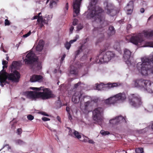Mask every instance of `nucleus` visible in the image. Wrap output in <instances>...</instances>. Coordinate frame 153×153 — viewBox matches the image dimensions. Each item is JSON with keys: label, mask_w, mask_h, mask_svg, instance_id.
Here are the masks:
<instances>
[{"label": "nucleus", "mask_w": 153, "mask_h": 153, "mask_svg": "<svg viewBox=\"0 0 153 153\" xmlns=\"http://www.w3.org/2000/svg\"><path fill=\"white\" fill-rule=\"evenodd\" d=\"M97 2V0H93L90 2L88 8L91 11L87 15L88 18H94V19L93 24L97 23L100 25L99 27H95V30L103 32L104 29V27L108 25V23L107 21L104 20V17L103 14V10L100 7L96 6Z\"/></svg>", "instance_id": "nucleus-1"}, {"label": "nucleus", "mask_w": 153, "mask_h": 153, "mask_svg": "<svg viewBox=\"0 0 153 153\" xmlns=\"http://www.w3.org/2000/svg\"><path fill=\"white\" fill-rule=\"evenodd\" d=\"M142 62H138L137 67L139 72L144 76L153 74V56L149 59L145 57L141 58Z\"/></svg>", "instance_id": "nucleus-2"}, {"label": "nucleus", "mask_w": 153, "mask_h": 153, "mask_svg": "<svg viewBox=\"0 0 153 153\" xmlns=\"http://www.w3.org/2000/svg\"><path fill=\"white\" fill-rule=\"evenodd\" d=\"M108 45L105 47V48L100 49L98 58L100 62L101 63L107 62L111 59L114 58L115 55V53L113 51H105L108 48Z\"/></svg>", "instance_id": "nucleus-3"}, {"label": "nucleus", "mask_w": 153, "mask_h": 153, "mask_svg": "<svg viewBox=\"0 0 153 153\" xmlns=\"http://www.w3.org/2000/svg\"><path fill=\"white\" fill-rule=\"evenodd\" d=\"M143 35L146 37L153 38V31L149 32L147 31H143L142 33H137L135 36H132L130 39V41L137 45L143 41Z\"/></svg>", "instance_id": "nucleus-4"}, {"label": "nucleus", "mask_w": 153, "mask_h": 153, "mask_svg": "<svg viewBox=\"0 0 153 153\" xmlns=\"http://www.w3.org/2000/svg\"><path fill=\"white\" fill-rule=\"evenodd\" d=\"M0 78L7 79L9 80L16 82H19L20 77V74L17 71L9 74L3 69L0 72Z\"/></svg>", "instance_id": "nucleus-5"}, {"label": "nucleus", "mask_w": 153, "mask_h": 153, "mask_svg": "<svg viewBox=\"0 0 153 153\" xmlns=\"http://www.w3.org/2000/svg\"><path fill=\"white\" fill-rule=\"evenodd\" d=\"M128 99L129 104L134 107H138L142 103L140 97L137 94H131Z\"/></svg>", "instance_id": "nucleus-6"}, {"label": "nucleus", "mask_w": 153, "mask_h": 153, "mask_svg": "<svg viewBox=\"0 0 153 153\" xmlns=\"http://www.w3.org/2000/svg\"><path fill=\"white\" fill-rule=\"evenodd\" d=\"M42 90L43 91V92H38V96H39V98L42 100L48 99L51 98H54L55 96L49 88H44L42 87Z\"/></svg>", "instance_id": "nucleus-7"}, {"label": "nucleus", "mask_w": 153, "mask_h": 153, "mask_svg": "<svg viewBox=\"0 0 153 153\" xmlns=\"http://www.w3.org/2000/svg\"><path fill=\"white\" fill-rule=\"evenodd\" d=\"M103 111L102 108L98 107L93 111V118L94 120L97 122H102V114Z\"/></svg>", "instance_id": "nucleus-8"}, {"label": "nucleus", "mask_w": 153, "mask_h": 153, "mask_svg": "<svg viewBox=\"0 0 153 153\" xmlns=\"http://www.w3.org/2000/svg\"><path fill=\"white\" fill-rule=\"evenodd\" d=\"M35 54L32 52L29 53L26 56V58L24 61L26 65L31 64L37 61V59L34 57Z\"/></svg>", "instance_id": "nucleus-9"}, {"label": "nucleus", "mask_w": 153, "mask_h": 153, "mask_svg": "<svg viewBox=\"0 0 153 153\" xmlns=\"http://www.w3.org/2000/svg\"><path fill=\"white\" fill-rule=\"evenodd\" d=\"M82 0H74L73 2V8L74 12L76 15L74 14L73 17H75L79 15L80 11V7Z\"/></svg>", "instance_id": "nucleus-10"}, {"label": "nucleus", "mask_w": 153, "mask_h": 153, "mask_svg": "<svg viewBox=\"0 0 153 153\" xmlns=\"http://www.w3.org/2000/svg\"><path fill=\"white\" fill-rule=\"evenodd\" d=\"M135 87L138 88H145V85H146V83L148 82V80H144L141 79H135L133 81Z\"/></svg>", "instance_id": "nucleus-11"}, {"label": "nucleus", "mask_w": 153, "mask_h": 153, "mask_svg": "<svg viewBox=\"0 0 153 153\" xmlns=\"http://www.w3.org/2000/svg\"><path fill=\"white\" fill-rule=\"evenodd\" d=\"M126 98V96L125 94L121 93L118 94L114 97L110 98L111 104L115 103L117 101L120 100H124Z\"/></svg>", "instance_id": "nucleus-12"}, {"label": "nucleus", "mask_w": 153, "mask_h": 153, "mask_svg": "<svg viewBox=\"0 0 153 153\" xmlns=\"http://www.w3.org/2000/svg\"><path fill=\"white\" fill-rule=\"evenodd\" d=\"M41 14V13L40 12L37 15L39 17L37 19V22L39 27L41 28H42L44 27V24H46V19H44L45 18V17L40 16Z\"/></svg>", "instance_id": "nucleus-13"}, {"label": "nucleus", "mask_w": 153, "mask_h": 153, "mask_svg": "<svg viewBox=\"0 0 153 153\" xmlns=\"http://www.w3.org/2000/svg\"><path fill=\"white\" fill-rule=\"evenodd\" d=\"M82 94L80 92H76L73 95L72 101L74 103H78L80 100V97Z\"/></svg>", "instance_id": "nucleus-14"}, {"label": "nucleus", "mask_w": 153, "mask_h": 153, "mask_svg": "<svg viewBox=\"0 0 153 153\" xmlns=\"http://www.w3.org/2000/svg\"><path fill=\"white\" fill-rule=\"evenodd\" d=\"M148 82L145 85L144 89L148 92L150 93H153V82H152L148 80Z\"/></svg>", "instance_id": "nucleus-15"}, {"label": "nucleus", "mask_w": 153, "mask_h": 153, "mask_svg": "<svg viewBox=\"0 0 153 153\" xmlns=\"http://www.w3.org/2000/svg\"><path fill=\"white\" fill-rule=\"evenodd\" d=\"M43 81V77L41 75H33L30 78V81L32 82H41Z\"/></svg>", "instance_id": "nucleus-16"}, {"label": "nucleus", "mask_w": 153, "mask_h": 153, "mask_svg": "<svg viewBox=\"0 0 153 153\" xmlns=\"http://www.w3.org/2000/svg\"><path fill=\"white\" fill-rule=\"evenodd\" d=\"M38 92L30 91L26 92L25 94L28 98L34 99L36 98H39V96H38Z\"/></svg>", "instance_id": "nucleus-17"}, {"label": "nucleus", "mask_w": 153, "mask_h": 153, "mask_svg": "<svg viewBox=\"0 0 153 153\" xmlns=\"http://www.w3.org/2000/svg\"><path fill=\"white\" fill-rule=\"evenodd\" d=\"M128 14H131L132 12L133 8V4L132 1H130L127 4L126 7Z\"/></svg>", "instance_id": "nucleus-18"}, {"label": "nucleus", "mask_w": 153, "mask_h": 153, "mask_svg": "<svg viewBox=\"0 0 153 153\" xmlns=\"http://www.w3.org/2000/svg\"><path fill=\"white\" fill-rule=\"evenodd\" d=\"M131 56V52L128 49L125 48L124 50L123 56L125 60H128Z\"/></svg>", "instance_id": "nucleus-19"}, {"label": "nucleus", "mask_w": 153, "mask_h": 153, "mask_svg": "<svg viewBox=\"0 0 153 153\" xmlns=\"http://www.w3.org/2000/svg\"><path fill=\"white\" fill-rule=\"evenodd\" d=\"M69 74L76 75L78 74L77 68L74 66L71 65L69 68Z\"/></svg>", "instance_id": "nucleus-20"}, {"label": "nucleus", "mask_w": 153, "mask_h": 153, "mask_svg": "<svg viewBox=\"0 0 153 153\" xmlns=\"http://www.w3.org/2000/svg\"><path fill=\"white\" fill-rule=\"evenodd\" d=\"M44 45V41L42 40H40L36 48V50L37 51H41L43 49Z\"/></svg>", "instance_id": "nucleus-21"}, {"label": "nucleus", "mask_w": 153, "mask_h": 153, "mask_svg": "<svg viewBox=\"0 0 153 153\" xmlns=\"http://www.w3.org/2000/svg\"><path fill=\"white\" fill-rule=\"evenodd\" d=\"M116 30L114 27L112 25L109 26L107 34L108 36H111L115 34Z\"/></svg>", "instance_id": "nucleus-22"}, {"label": "nucleus", "mask_w": 153, "mask_h": 153, "mask_svg": "<svg viewBox=\"0 0 153 153\" xmlns=\"http://www.w3.org/2000/svg\"><path fill=\"white\" fill-rule=\"evenodd\" d=\"M114 48L117 51L120 53H121L122 51L120 49V43L119 42H115L114 45Z\"/></svg>", "instance_id": "nucleus-23"}, {"label": "nucleus", "mask_w": 153, "mask_h": 153, "mask_svg": "<svg viewBox=\"0 0 153 153\" xmlns=\"http://www.w3.org/2000/svg\"><path fill=\"white\" fill-rule=\"evenodd\" d=\"M104 4L105 5H106L105 9V10H106V12L108 14H110L113 11V10L111 8L109 9L108 8V5L107 1L105 2Z\"/></svg>", "instance_id": "nucleus-24"}, {"label": "nucleus", "mask_w": 153, "mask_h": 153, "mask_svg": "<svg viewBox=\"0 0 153 153\" xmlns=\"http://www.w3.org/2000/svg\"><path fill=\"white\" fill-rule=\"evenodd\" d=\"M59 0H52L50 1L49 7L51 8H52L56 5L57 2Z\"/></svg>", "instance_id": "nucleus-25"}, {"label": "nucleus", "mask_w": 153, "mask_h": 153, "mask_svg": "<svg viewBox=\"0 0 153 153\" xmlns=\"http://www.w3.org/2000/svg\"><path fill=\"white\" fill-rule=\"evenodd\" d=\"M73 137L78 139L81 138V136L80 135V133L75 130H74V135Z\"/></svg>", "instance_id": "nucleus-26"}, {"label": "nucleus", "mask_w": 153, "mask_h": 153, "mask_svg": "<svg viewBox=\"0 0 153 153\" xmlns=\"http://www.w3.org/2000/svg\"><path fill=\"white\" fill-rule=\"evenodd\" d=\"M116 121L117 122V125L125 120L124 119V117L121 116L116 117Z\"/></svg>", "instance_id": "nucleus-27"}, {"label": "nucleus", "mask_w": 153, "mask_h": 153, "mask_svg": "<svg viewBox=\"0 0 153 153\" xmlns=\"http://www.w3.org/2000/svg\"><path fill=\"white\" fill-rule=\"evenodd\" d=\"M15 143L16 144L20 145L25 144V143L21 139H18L15 140Z\"/></svg>", "instance_id": "nucleus-28"}, {"label": "nucleus", "mask_w": 153, "mask_h": 153, "mask_svg": "<svg viewBox=\"0 0 153 153\" xmlns=\"http://www.w3.org/2000/svg\"><path fill=\"white\" fill-rule=\"evenodd\" d=\"M107 87L109 88H113L118 86V84L117 83L114 82L112 83H108L107 84Z\"/></svg>", "instance_id": "nucleus-29"}, {"label": "nucleus", "mask_w": 153, "mask_h": 153, "mask_svg": "<svg viewBox=\"0 0 153 153\" xmlns=\"http://www.w3.org/2000/svg\"><path fill=\"white\" fill-rule=\"evenodd\" d=\"M117 121H116V117L109 120V123L113 125H117Z\"/></svg>", "instance_id": "nucleus-30"}, {"label": "nucleus", "mask_w": 153, "mask_h": 153, "mask_svg": "<svg viewBox=\"0 0 153 153\" xmlns=\"http://www.w3.org/2000/svg\"><path fill=\"white\" fill-rule=\"evenodd\" d=\"M82 47H83V45H81L80 47H79V49L76 52V53H75V54H76L75 57L76 58V56H77L78 55H79V54L80 53L81 51H82Z\"/></svg>", "instance_id": "nucleus-31"}, {"label": "nucleus", "mask_w": 153, "mask_h": 153, "mask_svg": "<svg viewBox=\"0 0 153 153\" xmlns=\"http://www.w3.org/2000/svg\"><path fill=\"white\" fill-rule=\"evenodd\" d=\"M135 151L136 153H143V148H138L136 149Z\"/></svg>", "instance_id": "nucleus-32"}, {"label": "nucleus", "mask_w": 153, "mask_h": 153, "mask_svg": "<svg viewBox=\"0 0 153 153\" xmlns=\"http://www.w3.org/2000/svg\"><path fill=\"white\" fill-rule=\"evenodd\" d=\"M18 63L17 61H13L11 65V69L15 68L18 65Z\"/></svg>", "instance_id": "nucleus-33"}, {"label": "nucleus", "mask_w": 153, "mask_h": 153, "mask_svg": "<svg viewBox=\"0 0 153 153\" xmlns=\"http://www.w3.org/2000/svg\"><path fill=\"white\" fill-rule=\"evenodd\" d=\"M71 44L70 43L68 42H66L65 44V48L67 50H69L71 46Z\"/></svg>", "instance_id": "nucleus-34"}, {"label": "nucleus", "mask_w": 153, "mask_h": 153, "mask_svg": "<svg viewBox=\"0 0 153 153\" xmlns=\"http://www.w3.org/2000/svg\"><path fill=\"white\" fill-rule=\"evenodd\" d=\"M90 103V101H88L85 103V109L87 111L88 110V107Z\"/></svg>", "instance_id": "nucleus-35"}, {"label": "nucleus", "mask_w": 153, "mask_h": 153, "mask_svg": "<svg viewBox=\"0 0 153 153\" xmlns=\"http://www.w3.org/2000/svg\"><path fill=\"white\" fill-rule=\"evenodd\" d=\"M145 47H153V42H146Z\"/></svg>", "instance_id": "nucleus-36"}, {"label": "nucleus", "mask_w": 153, "mask_h": 153, "mask_svg": "<svg viewBox=\"0 0 153 153\" xmlns=\"http://www.w3.org/2000/svg\"><path fill=\"white\" fill-rule=\"evenodd\" d=\"M30 88L33 90H35L36 91H42V87H41L39 88L30 87Z\"/></svg>", "instance_id": "nucleus-37"}, {"label": "nucleus", "mask_w": 153, "mask_h": 153, "mask_svg": "<svg viewBox=\"0 0 153 153\" xmlns=\"http://www.w3.org/2000/svg\"><path fill=\"white\" fill-rule=\"evenodd\" d=\"M79 36L78 35H76L75 37V39L73 40H71L69 42L71 44L73 43L74 42H75L76 41V40L79 39Z\"/></svg>", "instance_id": "nucleus-38"}, {"label": "nucleus", "mask_w": 153, "mask_h": 153, "mask_svg": "<svg viewBox=\"0 0 153 153\" xmlns=\"http://www.w3.org/2000/svg\"><path fill=\"white\" fill-rule=\"evenodd\" d=\"M100 133L103 135H106L109 134H110L109 132L108 131H105L104 130H101Z\"/></svg>", "instance_id": "nucleus-39"}, {"label": "nucleus", "mask_w": 153, "mask_h": 153, "mask_svg": "<svg viewBox=\"0 0 153 153\" xmlns=\"http://www.w3.org/2000/svg\"><path fill=\"white\" fill-rule=\"evenodd\" d=\"M83 28V26L81 24H79L77 27V31H79L80 30H81Z\"/></svg>", "instance_id": "nucleus-40"}, {"label": "nucleus", "mask_w": 153, "mask_h": 153, "mask_svg": "<svg viewBox=\"0 0 153 153\" xmlns=\"http://www.w3.org/2000/svg\"><path fill=\"white\" fill-rule=\"evenodd\" d=\"M100 34L101 35V39L100 40L99 39L98 40V42H100L101 41H102L103 40L104 36V34L103 33H100Z\"/></svg>", "instance_id": "nucleus-41"}, {"label": "nucleus", "mask_w": 153, "mask_h": 153, "mask_svg": "<svg viewBox=\"0 0 153 153\" xmlns=\"http://www.w3.org/2000/svg\"><path fill=\"white\" fill-rule=\"evenodd\" d=\"M78 22V20L76 19H74L73 22V25H77Z\"/></svg>", "instance_id": "nucleus-42"}, {"label": "nucleus", "mask_w": 153, "mask_h": 153, "mask_svg": "<svg viewBox=\"0 0 153 153\" xmlns=\"http://www.w3.org/2000/svg\"><path fill=\"white\" fill-rule=\"evenodd\" d=\"M105 104L107 105H110L111 104V102L110 100V98H109L107 99H106L105 101Z\"/></svg>", "instance_id": "nucleus-43"}, {"label": "nucleus", "mask_w": 153, "mask_h": 153, "mask_svg": "<svg viewBox=\"0 0 153 153\" xmlns=\"http://www.w3.org/2000/svg\"><path fill=\"white\" fill-rule=\"evenodd\" d=\"M28 119L30 120H32L34 119V117L31 115H28L27 116Z\"/></svg>", "instance_id": "nucleus-44"}, {"label": "nucleus", "mask_w": 153, "mask_h": 153, "mask_svg": "<svg viewBox=\"0 0 153 153\" xmlns=\"http://www.w3.org/2000/svg\"><path fill=\"white\" fill-rule=\"evenodd\" d=\"M22 129L21 128H18L17 130V134L18 135H20L22 133Z\"/></svg>", "instance_id": "nucleus-45"}, {"label": "nucleus", "mask_w": 153, "mask_h": 153, "mask_svg": "<svg viewBox=\"0 0 153 153\" xmlns=\"http://www.w3.org/2000/svg\"><path fill=\"white\" fill-rule=\"evenodd\" d=\"M4 24L5 26L9 25H10V22L7 19H6L5 20Z\"/></svg>", "instance_id": "nucleus-46"}, {"label": "nucleus", "mask_w": 153, "mask_h": 153, "mask_svg": "<svg viewBox=\"0 0 153 153\" xmlns=\"http://www.w3.org/2000/svg\"><path fill=\"white\" fill-rule=\"evenodd\" d=\"M31 33V31H29L28 33H27L24 35H23V37L25 38H26L29 36Z\"/></svg>", "instance_id": "nucleus-47"}, {"label": "nucleus", "mask_w": 153, "mask_h": 153, "mask_svg": "<svg viewBox=\"0 0 153 153\" xmlns=\"http://www.w3.org/2000/svg\"><path fill=\"white\" fill-rule=\"evenodd\" d=\"M42 120L44 121H49L50 120V118L45 117H43L42 118Z\"/></svg>", "instance_id": "nucleus-48"}, {"label": "nucleus", "mask_w": 153, "mask_h": 153, "mask_svg": "<svg viewBox=\"0 0 153 153\" xmlns=\"http://www.w3.org/2000/svg\"><path fill=\"white\" fill-rule=\"evenodd\" d=\"M81 84V82H79L75 84L74 85V88H76L78 86Z\"/></svg>", "instance_id": "nucleus-49"}, {"label": "nucleus", "mask_w": 153, "mask_h": 153, "mask_svg": "<svg viewBox=\"0 0 153 153\" xmlns=\"http://www.w3.org/2000/svg\"><path fill=\"white\" fill-rule=\"evenodd\" d=\"M68 134L69 135L73 137L74 135V131L73 132L72 130L70 129L69 131Z\"/></svg>", "instance_id": "nucleus-50"}, {"label": "nucleus", "mask_w": 153, "mask_h": 153, "mask_svg": "<svg viewBox=\"0 0 153 153\" xmlns=\"http://www.w3.org/2000/svg\"><path fill=\"white\" fill-rule=\"evenodd\" d=\"M65 56H66V55L65 54H64L63 55V56L62 57L61 59V60H60V62H61V63H62V62L64 60V59H65Z\"/></svg>", "instance_id": "nucleus-51"}, {"label": "nucleus", "mask_w": 153, "mask_h": 153, "mask_svg": "<svg viewBox=\"0 0 153 153\" xmlns=\"http://www.w3.org/2000/svg\"><path fill=\"white\" fill-rule=\"evenodd\" d=\"M74 27L73 26H71L70 28V33H72L74 29Z\"/></svg>", "instance_id": "nucleus-52"}, {"label": "nucleus", "mask_w": 153, "mask_h": 153, "mask_svg": "<svg viewBox=\"0 0 153 153\" xmlns=\"http://www.w3.org/2000/svg\"><path fill=\"white\" fill-rule=\"evenodd\" d=\"M40 113H41L42 114V115H43L44 116H48L49 115L48 114H46L45 112H39Z\"/></svg>", "instance_id": "nucleus-53"}, {"label": "nucleus", "mask_w": 153, "mask_h": 153, "mask_svg": "<svg viewBox=\"0 0 153 153\" xmlns=\"http://www.w3.org/2000/svg\"><path fill=\"white\" fill-rule=\"evenodd\" d=\"M8 63V62L5 60H3L2 62V64L3 65H6Z\"/></svg>", "instance_id": "nucleus-54"}, {"label": "nucleus", "mask_w": 153, "mask_h": 153, "mask_svg": "<svg viewBox=\"0 0 153 153\" xmlns=\"http://www.w3.org/2000/svg\"><path fill=\"white\" fill-rule=\"evenodd\" d=\"M5 147H7L8 150L10 149L11 148L10 146L8 144H6L3 147V148H4Z\"/></svg>", "instance_id": "nucleus-55"}, {"label": "nucleus", "mask_w": 153, "mask_h": 153, "mask_svg": "<svg viewBox=\"0 0 153 153\" xmlns=\"http://www.w3.org/2000/svg\"><path fill=\"white\" fill-rule=\"evenodd\" d=\"M66 110L68 112V114L70 113V109L69 107H66Z\"/></svg>", "instance_id": "nucleus-56"}, {"label": "nucleus", "mask_w": 153, "mask_h": 153, "mask_svg": "<svg viewBox=\"0 0 153 153\" xmlns=\"http://www.w3.org/2000/svg\"><path fill=\"white\" fill-rule=\"evenodd\" d=\"M68 3H67L66 4L65 6V8H66V10H68Z\"/></svg>", "instance_id": "nucleus-57"}, {"label": "nucleus", "mask_w": 153, "mask_h": 153, "mask_svg": "<svg viewBox=\"0 0 153 153\" xmlns=\"http://www.w3.org/2000/svg\"><path fill=\"white\" fill-rule=\"evenodd\" d=\"M56 119L59 122H61V118L59 116H57L56 117Z\"/></svg>", "instance_id": "nucleus-58"}, {"label": "nucleus", "mask_w": 153, "mask_h": 153, "mask_svg": "<svg viewBox=\"0 0 153 153\" xmlns=\"http://www.w3.org/2000/svg\"><path fill=\"white\" fill-rule=\"evenodd\" d=\"M49 17H47L46 19V24H48V22L49 21Z\"/></svg>", "instance_id": "nucleus-59"}, {"label": "nucleus", "mask_w": 153, "mask_h": 153, "mask_svg": "<svg viewBox=\"0 0 153 153\" xmlns=\"http://www.w3.org/2000/svg\"><path fill=\"white\" fill-rule=\"evenodd\" d=\"M140 11L141 12V13H143L144 12V8H141L140 10Z\"/></svg>", "instance_id": "nucleus-60"}, {"label": "nucleus", "mask_w": 153, "mask_h": 153, "mask_svg": "<svg viewBox=\"0 0 153 153\" xmlns=\"http://www.w3.org/2000/svg\"><path fill=\"white\" fill-rule=\"evenodd\" d=\"M88 142L90 143H94V141L92 140H89L88 141Z\"/></svg>", "instance_id": "nucleus-61"}, {"label": "nucleus", "mask_w": 153, "mask_h": 153, "mask_svg": "<svg viewBox=\"0 0 153 153\" xmlns=\"http://www.w3.org/2000/svg\"><path fill=\"white\" fill-rule=\"evenodd\" d=\"M98 99H94L93 100V101L95 102H97L98 101Z\"/></svg>", "instance_id": "nucleus-62"}, {"label": "nucleus", "mask_w": 153, "mask_h": 153, "mask_svg": "<svg viewBox=\"0 0 153 153\" xmlns=\"http://www.w3.org/2000/svg\"><path fill=\"white\" fill-rule=\"evenodd\" d=\"M131 27V25L130 24H128L127 25V29H128Z\"/></svg>", "instance_id": "nucleus-63"}, {"label": "nucleus", "mask_w": 153, "mask_h": 153, "mask_svg": "<svg viewBox=\"0 0 153 153\" xmlns=\"http://www.w3.org/2000/svg\"><path fill=\"white\" fill-rule=\"evenodd\" d=\"M38 18H39V17H38V16L37 15H36V16H33V19H38Z\"/></svg>", "instance_id": "nucleus-64"}]
</instances>
